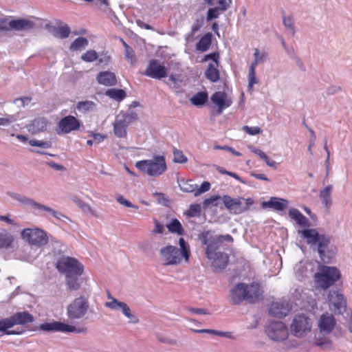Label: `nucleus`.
I'll return each instance as SVG.
<instances>
[{
    "label": "nucleus",
    "instance_id": "1",
    "mask_svg": "<svg viewBox=\"0 0 352 352\" xmlns=\"http://www.w3.org/2000/svg\"><path fill=\"white\" fill-rule=\"evenodd\" d=\"M298 234L306 239L308 245L314 251H316L321 261L324 263H330L335 256L337 249L331 245V237L327 234H320L316 229H304L298 230Z\"/></svg>",
    "mask_w": 352,
    "mask_h": 352
},
{
    "label": "nucleus",
    "instance_id": "2",
    "mask_svg": "<svg viewBox=\"0 0 352 352\" xmlns=\"http://www.w3.org/2000/svg\"><path fill=\"white\" fill-rule=\"evenodd\" d=\"M263 298V290L260 283L252 282L250 284L237 283L230 290V302L232 305H239L243 301L255 304Z\"/></svg>",
    "mask_w": 352,
    "mask_h": 352
},
{
    "label": "nucleus",
    "instance_id": "3",
    "mask_svg": "<svg viewBox=\"0 0 352 352\" xmlns=\"http://www.w3.org/2000/svg\"><path fill=\"white\" fill-rule=\"evenodd\" d=\"M34 321L33 315L28 311L16 312L8 318L0 319V333L3 335H21L25 330L23 329L10 330L15 325H25Z\"/></svg>",
    "mask_w": 352,
    "mask_h": 352
},
{
    "label": "nucleus",
    "instance_id": "4",
    "mask_svg": "<svg viewBox=\"0 0 352 352\" xmlns=\"http://www.w3.org/2000/svg\"><path fill=\"white\" fill-rule=\"evenodd\" d=\"M6 194L13 199L18 201L22 204L31 206L32 209L37 210L38 212V214L41 215L43 214L41 212H45L49 214L50 215L54 217L56 219L63 221H65V219L69 220V217H67L66 215L63 214L60 212L56 211L49 206L36 202V201L30 197L11 191H8Z\"/></svg>",
    "mask_w": 352,
    "mask_h": 352
},
{
    "label": "nucleus",
    "instance_id": "5",
    "mask_svg": "<svg viewBox=\"0 0 352 352\" xmlns=\"http://www.w3.org/2000/svg\"><path fill=\"white\" fill-rule=\"evenodd\" d=\"M198 239L201 241L204 245H206V254L207 258H212L213 253L217 252V249L223 241H233V238L230 234L213 236V231L212 230H204L198 235Z\"/></svg>",
    "mask_w": 352,
    "mask_h": 352
},
{
    "label": "nucleus",
    "instance_id": "6",
    "mask_svg": "<svg viewBox=\"0 0 352 352\" xmlns=\"http://www.w3.org/2000/svg\"><path fill=\"white\" fill-rule=\"evenodd\" d=\"M136 168L151 177H159L167 169L164 155H155L153 160H142L136 162Z\"/></svg>",
    "mask_w": 352,
    "mask_h": 352
},
{
    "label": "nucleus",
    "instance_id": "7",
    "mask_svg": "<svg viewBox=\"0 0 352 352\" xmlns=\"http://www.w3.org/2000/svg\"><path fill=\"white\" fill-rule=\"evenodd\" d=\"M56 268L65 277L75 275H82L84 265L76 258L63 256L56 263Z\"/></svg>",
    "mask_w": 352,
    "mask_h": 352
},
{
    "label": "nucleus",
    "instance_id": "8",
    "mask_svg": "<svg viewBox=\"0 0 352 352\" xmlns=\"http://www.w3.org/2000/svg\"><path fill=\"white\" fill-rule=\"evenodd\" d=\"M21 238L30 245L42 248L46 245L50 236L46 231L38 228H25L21 232Z\"/></svg>",
    "mask_w": 352,
    "mask_h": 352
},
{
    "label": "nucleus",
    "instance_id": "9",
    "mask_svg": "<svg viewBox=\"0 0 352 352\" xmlns=\"http://www.w3.org/2000/svg\"><path fill=\"white\" fill-rule=\"evenodd\" d=\"M340 278L341 273L337 267L326 265H323L320 272L315 274L316 281L324 289L333 285Z\"/></svg>",
    "mask_w": 352,
    "mask_h": 352
},
{
    "label": "nucleus",
    "instance_id": "10",
    "mask_svg": "<svg viewBox=\"0 0 352 352\" xmlns=\"http://www.w3.org/2000/svg\"><path fill=\"white\" fill-rule=\"evenodd\" d=\"M81 122L74 116L63 117L56 124L55 131L58 135H64L80 129Z\"/></svg>",
    "mask_w": 352,
    "mask_h": 352
},
{
    "label": "nucleus",
    "instance_id": "11",
    "mask_svg": "<svg viewBox=\"0 0 352 352\" xmlns=\"http://www.w3.org/2000/svg\"><path fill=\"white\" fill-rule=\"evenodd\" d=\"M89 306L88 299L84 296H80L67 306V316L72 320L80 319L87 314Z\"/></svg>",
    "mask_w": 352,
    "mask_h": 352
},
{
    "label": "nucleus",
    "instance_id": "12",
    "mask_svg": "<svg viewBox=\"0 0 352 352\" xmlns=\"http://www.w3.org/2000/svg\"><path fill=\"white\" fill-rule=\"evenodd\" d=\"M267 336L274 341H283L288 337V329L286 325L280 321H272L265 327Z\"/></svg>",
    "mask_w": 352,
    "mask_h": 352
},
{
    "label": "nucleus",
    "instance_id": "13",
    "mask_svg": "<svg viewBox=\"0 0 352 352\" xmlns=\"http://www.w3.org/2000/svg\"><path fill=\"white\" fill-rule=\"evenodd\" d=\"M164 265H175L181 263L179 249L171 245L162 248L160 250Z\"/></svg>",
    "mask_w": 352,
    "mask_h": 352
},
{
    "label": "nucleus",
    "instance_id": "14",
    "mask_svg": "<svg viewBox=\"0 0 352 352\" xmlns=\"http://www.w3.org/2000/svg\"><path fill=\"white\" fill-rule=\"evenodd\" d=\"M40 329L47 332H76L78 333L85 331V329H77L74 326L60 321L45 322L40 324Z\"/></svg>",
    "mask_w": 352,
    "mask_h": 352
},
{
    "label": "nucleus",
    "instance_id": "15",
    "mask_svg": "<svg viewBox=\"0 0 352 352\" xmlns=\"http://www.w3.org/2000/svg\"><path fill=\"white\" fill-rule=\"evenodd\" d=\"M311 329V320L305 315L296 316L291 325L292 331L296 337H302Z\"/></svg>",
    "mask_w": 352,
    "mask_h": 352
},
{
    "label": "nucleus",
    "instance_id": "16",
    "mask_svg": "<svg viewBox=\"0 0 352 352\" xmlns=\"http://www.w3.org/2000/svg\"><path fill=\"white\" fill-rule=\"evenodd\" d=\"M178 182L181 190L185 192H194L195 197L210 189V184L208 182H204L199 188H198V185L192 179H182Z\"/></svg>",
    "mask_w": 352,
    "mask_h": 352
},
{
    "label": "nucleus",
    "instance_id": "17",
    "mask_svg": "<svg viewBox=\"0 0 352 352\" xmlns=\"http://www.w3.org/2000/svg\"><path fill=\"white\" fill-rule=\"evenodd\" d=\"M168 69L162 65L157 60L152 59L145 69L144 74L155 79H161L167 76Z\"/></svg>",
    "mask_w": 352,
    "mask_h": 352
},
{
    "label": "nucleus",
    "instance_id": "18",
    "mask_svg": "<svg viewBox=\"0 0 352 352\" xmlns=\"http://www.w3.org/2000/svg\"><path fill=\"white\" fill-rule=\"evenodd\" d=\"M330 304L333 307V310L336 315H342L346 309V300L343 294L336 291L330 292L328 295Z\"/></svg>",
    "mask_w": 352,
    "mask_h": 352
},
{
    "label": "nucleus",
    "instance_id": "19",
    "mask_svg": "<svg viewBox=\"0 0 352 352\" xmlns=\"http://www.w3.org/2000/svg\"><path fill=\"white\" fill-rule=\"evenodd\" d=\"M292 310V306L287 300H279L273 302L269 309L270 315L276 318H282L285 317Z\"/></svg>",
    "mask_w": 352,
    "mask_h": 352
},
{
    "label": "nucleus",
    "instance_id": "20",
    "mask_svg": "<svg viewBox=\"0 0 352 352\" xmlns=\"http://www.w3.org/2000/svg\"><path fill=\"white\" fill-rule=\"evenodd\" d=\"M226 208L234 214H240L244 212V208H242L243 197H238L232 198L230 195H223L221 198Z\"/></svg>",
    "mask_w": 352,
    "mask_h": 352
},
{
    "label": "nucleus",
    "instance_id": "21",
    "mask_svg": "<svg viewBox=\"0 0 352 352\" xmlns=\"http://www.w3.org/2000/svg\"><path fill=\"white\" fill-rule=\"evenodd\" d=\"M212 102L218 107L219 113H221L222 111L230 107L232 100L228 99L226 94L223 91H217L211 96Z\"/></svg>",
    "mask_w": 352,
    "mask_h": 352
},
{
    "label": "nucleus",
    "instance_id": "22",
    "mask_svg": "<svg viewBox=\"0 0 352 352\" xmlns=\"http://www.w3.org/2000/svg\"><path fill=\"white\" fill-rule=\"evenodd\" d=\"M8 31L9 30H28L33 29L34 27V23L29 19H14L10 21H8L7 23Z\"/></svg>",
    "mask_w": 352,
    "mask_h": 352
},
{
    "label": "nucleus",
    "instance_id": "23",
    "mask_svg": "<svg viewBox=\"0 0 352 352\" xmlns=\"http://www.w3.org/2000/svg\"><path fill=\"white\" fill-rule=\"evenodd\" d=\"M289 202L282 198L272 197L267 201L262 203L263 208H272L276 211H283L287 208Z\"/></svg>",
    "mask_w": 352,
    "mask_h": 352
},
{
    "label": "nucleus",
    "instance_id": "24",
    "mask_svg": "<svg viewBox=\"0 0 352 352\" xmlns=\"http://www.w3.org/2000/svg\"><path fill=\"white\" fill-rule=\"evenodd\" d=\"M212 260V265L215 270H223L228 265L229 256L226 253L222 252H217L213 253L212 258H208Z\"/></svg>",
    "mask_w": 352,
    "mask_h": 352
},
{
    "label": "nucleus",
    "instance_id": "25",
    "mask_svg": "<svg viewBox=\"0 0 352 352\" xmlns=\"http://www.w3.org/2000/svg\"><path fill=\"white\" fill-rule=\"evenodd\" d=\"M50 122L45 118H37L28 125V129L32 133H38L47 129Z\"/></svg>",
    "mask_w": 352,
    "mask_h": 352
},
{
    "label": "nucleus",
    "instance_id": "26",
    "mask_svg": "<svg viewBox=\"0 0 352 352\" xmlns=\"http://www.w3.org/2000/svg\"><path fill=\"white\" fill-rule=\"evenodd\" d=\"M336 325V320L332 315L321 316L319 321V327L321 332L329 333Z\"/></svg>",
    "mask_w": 352,
    "mask_h": 352
},
{
    "label": "nucleus",
    "instance_id": "27",
    "mask_svg": "<svg viewBox=\"0 0 352 352\" xmlns=\"http://www.w3.org/2000/svg\"><path fill=\"white\" fill-rule=\"evenodd\" d=\"M99 84L105 86H113L116 84V77L114 73L111 72H101L96 77Z\"/></svg>",
    "mask_w": 352,
    "mask_h": 352
},
{
    "label": "nucleus",
    "instance_id": "28",
    "mask_svg": "<svg viewBox=\"0 0 352 352\" xmlns=\"http://www.w3.org/2000/svg\"><path fill=\"white\" fill-rule=\"evenodd\" d=\"M104 305L106 307L111 309L121 311L124 316L129 315V313L131 311L130 307L126 302L119 301L117 299H113V301L106 302Z\"/></svg>",
    "mask_w": 352,
    "mask_h": 352
},
{
    "label": "nucleus",
    "instance_id": "29",
    "mask_svg": "<svg viewBox=\"0 0 352 352\" xmlns=\"http://www.w3.org/2000/svg\"><path fill=\"white\" fill-rule=\"evenodd\" d=\"M332 189L333 186L328 185L324 189L321 190L319 193V197L321 199L322 204L327 209H329L332 204V199L331 197Z\"/></svg>",
    "mask_w": 352,
    "mask_h": 352
},
{
    "label": "nucleus",
    "instance_id": "30",
    "mask_svg": "<svg viewBox=\"0 0 352 352\" xmlns=\"http://www.w3.org/2000/svg\"><path fill=\"white\" fill-rule=\"evenodd\" d=\"M82 275L69 276L65 277V285L69 291H77L80 288L81 282L80 277Z\"/></svg>",
    "mask_w": 352,
    "mask_h": 352
},
{
    "label": "nucleus",
    "instance_id": "31",
    "mask_svg": "<svg viewBox=\"0 0 352 352\" xmlns=\"http://www.w3.org/2000/svg\"><path fill=\"white\" fill-rule=\"evenodd\" d=\"M14 238L10 232L3 230L0 232V249L12 248Z\"/></svg>",
    "mask_w": 352,
    "mask_h": 352
},
{
    "label": "nucleus",
    "instance_id": "32",
    "mask_svg": "<svg viewBox=\"0 0 352 352\" xmlns=\"http://www.w3.org/2000/svg\"><path fill=\"white\" fill-rule=\"evenodd\" d=\"M212 43V34L207 33L204 35L196 44V50L204 52L207 51Z\"/></svg>",
    "mask_w": 352,
    "mask_h": 352
},
{
    "label": "nucleus",
    "instance_id": "33",
    "mask_svg": "<svg viewBox=\"0 0 352 352\" xmlns=\"http://www.w3.org/2000/svg\"><path fill=\"white\" fill-rule=\"evenodd\" d=\"M117 118L120 120L126 126H129V124L136 122L138 120V114L133 111H129L126 113L120 114Z\"/></svg>",
    "mask_w": 352,
    "mask_h": 352
},
{
    "label": "nucleus",
    "instance_id": "34",
    "mask_svg": "<svg viewBox=\"0 0 352 352\" xmlns=\"http://www.w3.org/2000/svg\"><path fill=\"white\" fill-rule=\"evenodd\" d=\"M205 76L207 79L212 82H216L219 80L220 74L217 65L209 64L205 72Z\"/></svg>",
    "mask_w": 352,
    "mask_h": 352
},
{
    "label": "nucleus",
    "instance_id": "35",
    "mask_svg": "<svg viewBox=\"0 0 352 352\" xmlns=\"http://www.w3.org/2000/svg\"><path fill=\"white\" fill-rule=\"evenodd\" d=\"M120 41L124 47V58L129 61L131 65H134L137 62L135 53L132 47H131L123 38H120Z\"/></svg>",
    "mask_w": 352,
    "mask_h": 352
},
{
    "label": "nucleus",
    "instance_id": "36",
    "mask_svg": "<svg viewBox=\"0 0 352 352\" xmlns=\"http://www.w3.org/2000/svg\"><path fill=\"white\" fill-rule=\"evenodd\" d=\"M166 228L171 233L177 234L178 235L184 234V228L177 219H173L171 221L166 225Z\"/></svg>",
    "mask_w": 352,
    "mask_h": 352
},
{
    "label": "nucleus",
    "instance_id": "37",
    "mask_svg": "<svg viewBox=\"0 0 352 352\" xmlns=\"http://www.w3.org/2000/svg\"><path fill=\"white\" fill-rule=\"evenodd\" d=\"M127 127L123 122L116 118L113 123V132L117 137L124 138L127 134Z\"/></svg>",
    "mask_w": 352,
    "mask_h": 352
},
{
    "label": "nucleus",
    "instance_id": "38",
    "mask_svg": "<svg viewBox=\"0 0 352 352\" xmlns=\"http://www.w3.org/2000/svg\"><path fill=\"white\" fill-rule=\"evenodd\" d=\"M105 94L116 101L122 100L126 96V92L123 89L115 88L108 89Z\"/></svg>",
    "mask_w": 352,
    "mask_h": 352
},
{
    "label": "nucleus",
    "instance_id": "39",
    "mask_svg": "<svg viewBox=\"0 0 352 352\" xmlns=\"http://www.w3.org/2000/svg\"><path fill=\"white\" fill-rule=\"evenodd\" d=\"M208 94L206 91H199L190 98V102L195 106H202L208 100Z\"/></svg>",
    "mask_w": 352,
    "mask_h": 352
},
{
    "label": "nucleus",
    "instance_id": "40",
    "mask_svg": "<svg viewBox=\"0 0 352 352\" xmlns=\"http://www.w3.org/2000/svg\"><path fill=\"white\" fill-rule=\"evenodd\" d=\"M96 107V104L89 100L80 101L76 104L77 109L82 113L92 111Z\"/></svg>",
    "mask_w": 352,
    "mask_h": 352
},
{
    "label": "nucleus",
    "instance_id": "41",
    "mask_svg": "<svg viewBox=\"0 0 352 352\" xmlns=\"http://www.w3.org/2000/svg\"><path fill=\"white\" fill-rule=\"evenodd\" d=\"M89 41L86 38L78 37L75 39L70 46V50L72 51L79 50L82 48H85L88 45Z\"/></svg>",
    "mask_w": 352,
    "mask_h": 352
},
{
    "label": "nucleus",
    "instance_id": "42",
    "mask_svg": "<svg viewBox=\"0 0 352 352\" xmlns=\"http://www.w3.org/2000/svg\"><path fill=\"white\" fill-rule=\"evenodd\" d=\"M72 201L85 212L90 213L92 215H94V212L91 209V206L85 203L82 199H79L77 197H74L72 198Z\"/></svg>",
    "mask_w": 352,
    "mask_h": 352
},
{
    "label": "nucleus",
    "instance_id": "43",
    "mask_svg": "<svg viewBox=\"0 0 352 352\" xmlns=\"http://www.w3.org/2000/svg\"><path fill=\"white\" fill-rule=\"evenodd\" d=\"M81 59L85 62L91 63L98 59V55L95 50H89L81 56Z\"/></svg>",
    "mask_w": 352,
    "mask_h": 352
},
{
    "label": "nucleus",
    "instance_id": "44",
    "mask_svg": "<svg viewBox=\"0 0 352 352\" xmlns=\"http://www.w3.org/2000/svg\"><path fill=\"white\" fill-rule=\"evenodd\" d=\"M256 62L252 63L250 69H249V74H248V81H249V87H252L253 85L257 83V80L256 78Z\"/></svg>",
    "mask_w": 352,
    "mask_h": 352
},
{
    "label": "nucleus",
    "instance_id": "45",
    "mask_svg": "<svg viewBox=\"0 0 352 352\" xmlns=\"http://www.w3.org/2000/svg\"><path fill=\"white\" fill-rule=\"evenodd\" d=\"M221 197L219 195H215L210 196L209 198L206 199L203 202V208L204 209H207L210 206H217V201L219 200Z\"/></svg>",
    "mask_w": 352,
    "mask_h": 352
},
{
    "label": "nucleus",
    "instance_id": "46",
    "mask_svg": "<svg viewBox=\"0 0 352 352\" xmlns=\"http://www.w3.org/2000/svg\"><path fill=\"white\" fill-rule=\"evenodd\" d=\"M201 212V207L199 204H191L185 214L190 217L199 216Z\"/></svg>",
    "mask_w": 352,
    "mask_h": 352
},
{
    "label": "nucleus",
    "instance_id": "47",
    "mask_svg": "<svg viewBox=\"0 0 352 352\" xmlns=\"http://www.w3.org/2000/svg\"><path fill=\"white\" fill-rule=\"evenodd\" d=\"M70 28L68 25H63L56 30L55 36L60 38H65L69 36Z\"/></svg>",
    "mask_w": 352,
    "mask_h": 352
},
{
    "label": "nucleus",
    "instance_id": "48",
    "mask_svg": "<svg viewBox=\"0 0 352 352\" xmlns=\"http://www.w3.org/2000/svg\"><path fill=\"white\" fill-rule=\"evenodd\" d=\"M217 170L221 174L223 175H228L234 179H236V180H238L239 182H240L241 183H243V184H245V182L241 177H239V175H237L236 173H233V172H230V171H228V170H226V169H224L223 167L221 166H217Z\"/></svg>",
    "mask_w": 352,
    "mask_h": 352
},
{
    "label": "nucleus",
    "instance_id": "49",
    "mask_svg": "<svg viewBox=\"0 0 352 352\" xmlns=\"http://www.w3.org/2000/svg\"><path fill=\"white\" fill-rule=\"evenodd\" d=\"M88 137L92 138L95 144H99L103 142L104 140L107 138V135L99 133L90 131L89 132Z\"/></svg>",
    "mask_w": 352,
    "mask_h": 352
},
{
    "label": "nucleus",
    "instance_id": "50",
    "mask_svg": "<svg viewBox=\"0 0 352 352\" xmlns=\"http://www.w3.org/2000/svg\"><path fill=\"white\" fill-rule=\"evenodd\" d=\"M283 24L284 25L290 30L292 36L295 34V29L294 25V19L292 16H289L287 17H283Z\"/></svg>",
    "mask_w": 352,
    "mask_h": 352
},
{
    "label": "nucleus",
    "instance_id": "51",
    "mask_svg": "<svg viewBox=\"0 0 352 352\" xmlns=\"http://www.w3.org/2000/svg\"><path fill=\"white\" fill-rule=\"evenodd\" d=\"M242 129L244 132L251 135H257L262 132L261 129L258 126H249L245 125L243 126Z\"/></svg>",
    "mask_w": 352,
    "mask_h": 352
},
{
    "label": "nucleus",
    "instance_id": "52",
    "mask_svg": "<svg viewBox=\"0 0 352 352\" xmlns=\"http://www.w3.org/2000/svg\"><path fill=\"white\" fill-rule=\"evenodd\" d=\"M221 8H209L207 12L206 19L208 21H211L214 19H217L219 16V10Z\"/></svg>",
    "mask_w": 352,
    "mask_h": 352
},
{
    "label": "nucleus",
    "instance_id": "53",
    "mask_svg": "<svg viewBox=\"0 0 352 352\" xmlns=\"http://www.w3.org/2000/svg\"><path fill=\"white\" fill-rule=\"evenodd\" d=\"M156 339L159 342H160L162 343L167 344L176 345L177 344V341L176 340H174V339H172L170 338H167V337H164L160 334H156Z\"/></svg>",
    "mask_w": 352,
    "mask_h": 352
},
{
    "label": "nucleus",
    "instance_id": "54",
    "mask_svg": "<svg viewBox=\"0 0 352 352\" xmlns=\"http://www.w3.org/2000/svg\"><path fill=\"white\" fill-rule=\"evenodd\" d=\"M116 200L117 201L122 204V205H124L126 207H129V208H135V209H138V206H135L134 204H133L131 201H129V200L126 199L122 195H120L118 196L117 198H116Z\"/></svg>",
    "mask_w": 352,
    "mask_h": 352
},
{
    "label": "nucleus",
    "instance_id": "55",
    "mask_svg": "<svg viewBox=\"0 0 352 352\" xmlns=\"http://www.w3.org/2000/svg\"><path fill=\"white\" fill-rule=\"evenodd\" d=\"M45 164L47 166H49L50 168L54 169L55 170L60 171V172H63V171L66 170V168L63 165H62L60 164L56 163L53 161H47L45 162Z\"/></svg>",
    "mask_w": 352,
    "mask_h": 352
},
{
    "label": "nucleus",
    "instance_id": "56",
    "mask_svg": "<svg viewBox=\"0 0 352 352\" xmlns=\"http://www.w3.org/2000/svg\"><path fill=\"white\" fill-rule=\"evenodd\" d=\"M254 56V60L252 63L256 62V66L258 63L263 62L264 60V59L267 56V54L266 53L260 54L259 50L258 49H255Z\"/></svg>",
    "mask_w": 352,
    "mask_h": 352
},
{
    "label": "nucleus",
    "instance_id": "57",
    "mask_svg": "<svg viewBox=\"0 0 352 352\" xmlns=\"http://www.w3.org/2000/svg\"><path fill=\"white\" fill-rule=\"evenodd\" d=\"M16 118L13 115H6L5 118H0V126L8 125L14 122Z\"/></svg>",
    "mask_w": 352,
    "mask_h": 352
},
{
    "label": "nucleus",
    "instance_id": "58",
    "mask_svg": "<svg viewBox=\"0 0 352 352\" xmlns=\"http://www.w3.org/2000/svg\"><path fill=\"white\" fill-rule=\"evenodd\" d=\"M209 59L212 60L217 65V67L219 66V54L217 52H213L208 54H206L203 61H206Z\"/></svg>",
    "mask_w": 352,
    "mask_h": 352
},
{
    "label": "nucleus",
    "instance_id": "59",
    "mask_svg": "<svg viewBox=\"0 0 352 352\" xmlns=\"http://www.w3.org/2000/svg\"><path fill=\"white\" fill-rule=\"evenodd\" d=\"M261 159L263 160L267 166L273 168L274 169L276 168L277 162L271 160L268 155H259Z\"/></svg>",
    "mask_w": 352,
    "mask_h": 352
},
{
    "label": "nucleus",
    "instance_id": "60",
    "mask_svg": "<svg viewBox=\"0 0 352 352\" xmlns=\"http://www.w3.org/2000/svg\"><path fill=\"white\" fill-rule=\"evenodd\" d=\"M30 144L32 146H36L41 148H50L51 146V143L49 142H42L38 140H30Z\"/></svg>",
    "mask_w": 352,
    "mask_h": 352
},
{
    "label": "nucleus",
    "instance_id": "61",
    "mask_svg": "<svg viewBox=\"0 0 352 352\" xmlns=\"http://www.w3.org/2000/svg\"><path fill=\"white\" fill-rule=\"evenodd\" d=\"M301 214H302V213L298 209L291 208L289 210V217L292 219L296 221V222L298 220L299 217L301 216Z\"/></svg>",
    "mask_w": 352,
    "mask_h": 352
},
{
    "label": "nucleus",
    "instance_id": "62",
    "mask_svg": "<svg viewBox=\"0 0 352 352\" xmlns=\"http://www.w3.org/2000/svg\"><path fill=\"white\" fill-rule=\"evenodd\" d=\"M155 228L152 231L153 233L162 234L164 231V227L156 219H154Z\"/></svg>",
    "mask_w": 352,
    "mask_h": 352
},
{
    "label": "nucleus",
    "instance_id": "63",
    "mask_svg": "<svg viewBox=\"0 0 352 352\" xmlns=\"http://www.w3.org/2000/svg\"><path fill=\"white\" fill-rule=\"evenodd\" d=\"M299 226L304 227V228H309L311 226V223L308 219L304 216L302 214L299 217L298 220L296 222Z\"/></svg>",
    "mask_w": 352,
    "mask_h": 352
},
{
    "label": "nucleus",
    "instance_id": "64",
    "mask_svg": "<svg viewBox=\"0 0 352 352\" xmlns=\"http://www.w3.org/2000/svg\"><path fill=\"white\" fill-rule=\"evenodd\" d=\"M153 196L157 197V201L159 204L166 205V203L168 202V199L166 197L165 194L162 192H155L153 194Z\"/></svg>",
    "mask_w": 352,
    "mask_h": 352
}]
</instances>
